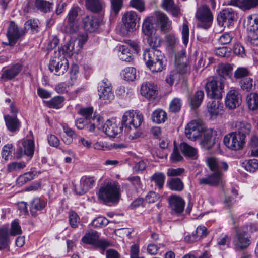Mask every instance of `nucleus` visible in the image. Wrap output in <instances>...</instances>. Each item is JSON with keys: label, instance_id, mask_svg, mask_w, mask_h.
Wrapping results in <instances>:
<instances>
[{"label": "nucleus", "instance_id": "nucleus-23", "mask_svg": "<svg viewBox=\"0 0 258 258\" xmlns=\"http://www.w3.org/2000/svg\"><path fill=\"white\" fill-rule=\"evenodd\" d=\"M169 204L172 211L177 214L181 213L184 209L185 202L180 196L172 195L169 197Z\"/></svg>", "mask_w": 258, "mask_h": 258}, {"label": "nucleus", "instance_id": "nucleus-54", "mask_svg": "<svg viewBox=\"0 0 258 258\" xmlns=\"http://www.w3.org/2000/svg\"><path fill=\"white\" fill-rule=\"evenodd\" d=\"M147 42L152 49H155L161 45V40L160 37L155 33L148 36Z\"/></svg>", "mask_w": 258, "mask_h": 258}, {"label": "nucleus", "instance_id": "nucleus-32", "mask_svg": "<svg viewBox=\"0 0 258 258\" xmlns=\"http://www.w3.org/2000/svg\"><path fill=\"white\" fill-rule=\"evenodd\" d=\"M207 235V228L204 226H199L196 229V234L187 235L185 237L186 241L194 242Z\"/></svg>", "mask_w": 258, "mask_h": 258}, {"label": "nucleus", "instance_id": "nucleus-35", "mask_svg": "<svg viewBox=\"0 0 258 258\" xmlns=\"http://www.w3.org/2000/svg\"><path fill=\"white\" fill-rule=\"evenodd\" d=\"M204 97V93L202 90L195 92L190 98V105L192 109L198 108L201 104Z\"/></svg>", "mask_w": 258, "mask_h": 258}, {"label": "nucleus", "instance_id": "nucleus-41", "mask_svg": "<svg viewBox=\"0 0 258 258\" xmlns=\"http://www.w3.org/2000/svg\"><path fill=\"white\" fill-rule=\"evenodd\" d=\"M37 175L35 171H30L20 175L17 179V183L18 185H22L26 183L33 179Z\"/></svg>", "mask_w": 258, "mask_h": 258}, {"label": "nucleus", "instance_id": "nucleus-36", "mask_svg": "<svg viewBox=\"0 0 258 258\" xmlns=\"http://www.w3.org/2000/svg\"><path fill=\"white\" fill-rule=\"evenodd\" d=\"M76 41L71 39L68 42H67L62 47L61 50L64 55L70 57L74 53H78L79 52H76V46L75 47Z\"/></svg>", "mask_w": 258, "mask_h": 258}, {"label": "nucleus", "instance_id": "nucleus-31", "mask_svg": "<svg viewBox=\"0 0 258 258\" xmlns=\"http://www.w3.org/2000/svg\"><path fill=\"white\" fill-rule=\"evenodd\" d=\"M152 22V17H148L143 21L142 27V32L147 37L156 33V29L154 27Z\"/></svg>", "mask_w": 258, "mask_h": 258}, {"label": "nucleus", "instance_id": "nucleus-57", "mask_svg": "<svg viewBox=\"0 0 258 258\" xmlns=\"http://www.w3.org/2000/svg\"><path fill=\"white\" fill-rule=\"evenodd\" d=\"M22 233L21 227L17 220H14L11 225L10 235L15 236Z\"/></svg>", "mask_w": 258, "mask_h": 258}, {"label": "nucleus", "instance_id": "nucleus-27", "mask_svg": "<svg viewBox=\"0 0 258 258\" xmlns=\"http://www.w3.org/2000/svg\"><path fill=\"white\" fill-rule=\"evenodd\" d=\"M222 181L218 173H212L210 175L202 177L199 180L200 185L217 186Z\"/></svg>", "mask_w": 258, "mask_h": 258}, {"label": "nucleus", "instance_id": "nucleus-21", "mask_svg": "<svg viewBox=\"0 0 258 258\" xmlns=\"http://www.w3.org/2000/svg\"><path fill=\"white\" fill-rule=\"evenodd\" d=\"M34 151V142L33 139H25L19 142L18 153L21 157L23 155L32 157Z\"/></svg>", "mask_w": 258, "mask_h": 258}, {"label": "nucleus", "instance_id": "nucleus-55", "mask_svg": "<svg viewBox=\"0 0 258 258\" xmlns=\"http://www.w3.org/2000/svg\"><path fill=\"white\" fill-rule=\"evenodd\" d=\"M245 169L249 172H255L258 169V160L256 159L245 161L243 163Z\"/></svg>", "mask_w": 258, "mask_h": 258}, {"label": "nucleus", "instance_id": "nucleus-15", "mask_svg": "<svg viewBox=\"0 0 258 258\" xmlns=\"http://www.w3.org/2000/svg\"><path fill=\"white\" fill-rule=\"evenodd\" d=\"M241 100V96L238 91L234 88H231L227 93L225 99L226 107L233 109L239 106Z\"/></svg>", "mask_w": 258, "mask_h": 258}, {"label": "nucleus", "instance_id": "nucleus-17", "mask_svg": "<svg viewBox=\"0 0 258 258\" xmlns=\"http://www.w3.org/2000/svg\"><path fill=\"white\" fill-rule=\"evenodd\" d=\"M140 18L138 17L137 13L133 11H128L122 16V22L126 28L127 31H133Z\"/></svg>", "mask_w": 258, "mask_h": 258}, {"label": "nucleus", "instance_id": "nucleus-46", "mask_svg": "<svg viewBox=\"0 0 258 258\" xmlns=\"http://www.w3.org/2000/svg\"><path fill=\"white\" fill-rule=\"evenodd\" d=\"M15 152V149L12 144H7L5 145L2 150V157L5 160L11 159L13 157V154Z\"/></svg>", "mask_w": 258, "mask_h": 258}, {"label": "nucleus", "instance_id": "nucleus-20", "mask_svg": "<svg viewBox=\"0 0 258 258\" xmlns=\"http://www.w3.org/2000/svg\"><path fill=\"white\" fill-rule=\"evenodd\" d=\"M202 133L203 136L201 138L200 144L204 149L209 150L215 144L214 136L216 135V132L213 129L209 128L204 130Z\"/></svg>", "mask_w": 258, "mask_h": 258}, {"label": "nucleus", "instance_id": "nucleus-7", "mask_svg": "<svg viewBox=\"0 0 258 258\" xmlns=\"http://www.w3.org/2000/svg\"><path fill=\"white\" fill-rule=\"evenodd\" d=\"M49 70L55 75L60 76L64 74L69 68V62L63 56L55 57L51 60L49 64Z\"/></svg>", "mask_w": 258, "mask_h": 258}, {"label": "nucleus", "instance_id": "nucleus-51", "mask_svg": "<svg viewBox=\"0 0 258 258\" xmlns=\"http://www.w3.org/2000/svg\"><path fill=\"white\" fill-rule=\"evenodd\" d=\"M258 5V0H240L238 8L243 10H249Z\"/></svg>", "mask_w": 258, "mask_h": 258}, {"label": "nucleus", "instance_id": "nucleus-2", "mask_svg": "<svg viewBox=\"0 0 258 258\" xmlns=\"http://www.w3.org/2000/svg\"><path fill=\"white\" fill-rule=\"evenodd\" d=\"M143 59L147 67L152 72H161L165 66L164 64L163 54L156 49L145 50L143 54Z\"/></svg>", "mask_w": 258, "mask_h": 258}, {"label": "nucleus", "instance_id": "nucleus-63", "mask_svg": "<svg viewBox=\"0 0 258 258\" xmlns=\"http://www.w3.org/2000/svg\"><path fill=\"white\" fill-rule=\"evenodd\" d=\"M69 222L72 228H76L78 227L80 223V218L76 213L74 212L69 213Z\"/></svg>", "mask_w": 258, "mask_h": 258}, {"label": "nucleus", "instance_id": "nucleus-24", "mask_svg": "<svg viewBox=\"0 0 258 258\" xmlns=\"http://www.w3.org/2000/svg\"><path fill=\"white\" fill-rule=\"evenodd\" d=\"M22 66L19 63L13 65L9 68H4L1 72V78L4 80H11L22 71Z\"/></svg>", "mask_w": 258, "mask_h": 258}, {"label": "nucleus", "instance_id": "nucleus-8", "mask_svg": "<svg viewBox=\"0 0 258 258\" xmlns=\"http://www.w3.org/2000/svg\"><path fill=\"white\" fill-rule=\"evenodd\" d=\"M99 98L106 102H110L114 98L111 83L107 79H104L98 86Z\"/></svg>", "mask_w": 258, "mask_h": 258}, {"label": "nucleus", "instance_id": "nucleus-22", "mask_svg": "<svg viewBox=\"0 0 258 258\" xmlns=\"http://www.w3.org/2000/svg\"><path fill=\"white\" fill-rule=\"evenodd\" d=\"M233 128L235 130L239 136L245 140L247 135H249L252 128L251 124L245 120H236L232 123Z\"/></svg>", "mask_w": 258, "mask_h": 258}, {"label": "nucleus", "instance_id": "nucleus-44", "mask_svg": "<svg viewBox=\"0 0 258 258\" xmlns=\"http://www.w3.org/2000/svg\"><path fill=\"white\" fill-rule=\"evenodd\" d=\"M121 75L125 80L133 81L136 78V70L133 67L126 68L122 71Z\"/></svg>", "mask_w": 258, "mask_h": 258}, {"label": "nucleus", "instance_id": "nucleus-4", "mask_svg": "<svg viewBox=\"0 0 258 258\" xmlns=\"http://www.w3.org/2000/svg\"><path fill=\"white\" fill-rule=\"evenodd\" d=\"M207 95L211 98L220 99L222 97L224 88V80L217 78L208 81L206 85Z\"/></svg>", "mask_w": 258, "mask_h": 258}, {"label": "nucleus", "instance_id": "nucleus-60", "mask_svg": "<svg viewBox=\"0 0 258 258\" xmlns=\"http://www.w3.org/2000/svg\"><path fill=\"white\" fill-rule=\"evenodd\" d=\"M79 9V8L77 7L72 8L69 12L66 21L78 22L77 18L78 15Z\"/></svg>", "mask_w": 258, "mask_h": 258}, {"label": "nucleus", "instance_id": "nucleus-43", "mask_svg": "<svg viewBox=\"0 0 258 258\" xmlns=\"http://www.w3.org/2000/svg\"><path fill=\"white\" fill-rule=\"evenodd\" d=\"M86 7L91 11L99 12L102 9V4L99 0H86Z\"/></svg>", "mask_w": 258, "mask_h": 258}, {"label": "nucleus", "instance_id": "nucleus-30", "mask_svg": "<svg viewBox=\"0 0 258 258\" xmlns=\"http://www.w3.org/2000/svg\"><path fill=\"white\" fill-rule=\"evenodd\" d=\"M207 110L210 115L217 116L223 111V105L219 100H212L207 104Z\"/></svg>", "mask_w": 258, "mask_h": 258}, {"label": "nucleus", "instance_id": "nucleus-56", "mask_svg": "<svg viewBox=\"0 0 258 258\" xmlns=\"http://www.w3.org/2000/svg\"><path fill=\"white\" fill-rule=\"evenodd\" d=\"M165 41L168 47L170 49L175 48L178 44V39L173 34L167 35L165 37Z\"/></svg>", "mask_w": 258, "mask_h": 258}, {"label": "nucleus", "instance_id": "nucleus-11", "mask_svg": "<svg viewBox=\"0 0 258 258\" xmlns=\"http://www.w3.org/2000/svg\"><path fill=\"white\" fill-rule=\"evenodd\" d=\"M133 50L137 51L138 46L136 43L128 40L127 43L118 47L119 57L122 61H130L132 59Z\"/></svg>", "mask_w": 258, "mask_h": 258}, {"label": "nucleus", "instance_id": "nucleus-53", "mask_svg": "<svg viewBox=\"0 0 258 258\" xmlns=\"http://www.w3.org/2000/svg\"><path fill=\"white\" fill-rule=\"evenodd\" d=\"M78 22L66 21L64 31L68 34H73L77 32L79 29Z\"/></svg>", "mask_w": 258, "mask_h": 258}, {"label": "nucleus", "instance_id": "nucleus-38", "mask_svg": "<svg viewBox=\"0 0 258 258\" xmlns=\"http://www.w3.org/2000/svg\"><path fill=\"white\" fill-rule=\"evenodd\" d=\"M4 118L6 126L10 131L15 132L19 128L20 123L16 117L7 115L5 116Z\"/></svg>", "mask_w": 258, "mask_h": 258}, {"label": "nucleus", "instance_id": "nucleus-58", "mask_svg": "<svg viewBox=\"0 0 258 258\" xmlns=\"http://www.w3.org/2000/svg\"><path fill=\"white\" fill-rule=\"evenodd\" d=\"M240 83L242 90L249 91L253 86V80L250 77H246L242 80Z\"/></svg>", "mask_w": 258, "mask_h": 258}, {"label": "nucleus", "instance_id": "nucleus-50", "mask_svg": "<svg viewBox=\"0 0 258 258\" xmlns=\"http://www.w3.org/2000/svg\"><path fill=\"white\" fill-rule=\"evenodd\" d=\"M165 180V176L163 173L157 172L151 177V180L155 182L159 189L162 188Z\"/></svg>", "mask_w": 258, "mask_h": 258}, {"label": "nucleus", "instance_id": "nucleus-45", "mask_svg": "<svg viewBox=\"0 0 258 258\" xmlns=\"http://www.w3.org/2000/svg\"><path fill=\"white\" fill-rule=\"evenodd\" d=\"M46 205V202L39 198H35L31 203L30 209L32 212L34 210L40 211L43 210Z\"/></svg>", "mask_w": 258, "mask_h": 258}, {"label": "nucleus", "instance_id": "nucleus-6", "mask_svg": "<svg viewBox=\"0 0 258 258\" xmlns=\"http://www.w3.org/2000/svg\"><path fill=\"white\" fill-rule=\"evenodd\" d=\"M223 142L229 149L236 151L243 148L245 140L236 132H232L225 136Z\"/></svg>", "mask_w": 258, "mask_h": 258}, {"label": "nucleus", "instance_id": "nucleus-28", "mask_svg": "<svg viewBox=\"0 0 258 258\" xmlns=\"http://www.w3.org/2000/svg\"><path fill=\"white\" fill-rule=\"evenodd\" d=\"M162 7L174 17H177L181 15L179 8L174 4L173 0H162Z\"/></svg>", "mask_w": 258, "mask_h": 258}, {"label": "nucleus", "instance_id": "nucleus-40", "mask_svg": "<svg viewBox=\"0 0 258 258\" xmlns=\"http://www.w3.org/2000/svg\"><path fill=\"white\" fill-rule=\"evenodd\" d=\"M247 29L250 31L255 32L258 30V14L249 15L245 21Z\"/></svg>", "mask_w": 258, "mask_h": 258}, {"label": "nucleus", "instance_id": "nucleus-42", "mask_svg": "<svg viewBox=\"0 0 258 258\" xmlns=\"http://www.w3.org/2000/svg\"><path fill=\"white\" fill-rule=\"evenodd\" d=\"M35 5L38 9L44 13L50 12L53 7V4L46 0H35Z\"/></svg>", "mask_w": 258, "mask_h": 258}, {"label": "nucleus", "instance_id": "nucleus-62", "mask_svg": "<svg viewBox=\"0 0 258 258\" xmlns=\"http://www.w3.org/2000/svg\"><path fill=\"white\" fill-rule=\"evenodd\" d=\"M145 3L144 0H131L130 1V6L140 12H143L145 10Z\"/></svg>", "mask_w": 258, "mask_h": 258}, {"label": "nucleus", "instance_id": "nucleus-10", "mask_svg": "<svg viewBox=\"0 0 258 258\" xmlns=\"http://www.w3.org/2000/svg\"><path fill=\"white\" fill-rule=\"evenodd\" d=\"M237 15L231 8H227L221 11L217 16L219 24L224 27H229L233 25L236 20Z\"/></svg>", "mask_w": 258, "mask_h": 258}, {"label": "nucleus", "instance_id": "nucleus-19", "mask_svg": "<svg viewBox=\"0 0 258 258\" xmlns=\"http://www.w3.org/2000/svg\"><path fill=\"white\" fill-rule=\"evenodd\" d=\"M156 22L161 32L170 31L172 27V21L166 14L163 12H157L155 13Z\"/></svg>", "mask_w": 258, "mask_h": 258}, {"label": "nucleus", "instance_id": "nucleus-48", "mask_svg": "<svg viewBox=\"0 0 258 258\" xmlns=\"http://www.w3.org/2000/svg\"><path fill=\"white\" fill-rule=\"evenodd\" d=\"M9 243V233L7 229H0V249L7 248Z\"/></svg>", "mask_w": 258, "mask_h": 258}, {"label": "nucleus", "instance_id": "nucleus-16", "mask_svg": "<svg viewBox=\"0 0 258 258\" xmlns=\"http://www.w3.org/2000/svg\"><path fill=\"white\" fill-rule=\"evenodd\" d=\"M233 243L236 250H243L250 245V237L246 232H237L233 238Z\"/></svg>", "mask_w": 258, "mask_h": 258}, {"label": "nucleus", "instance_id": "nucleus-61", "mask_svg": "<svg viewBox=\"0 0 258 258\" xmlns=\"http://www.w3.org/2000/svg\"><path fill=\"white\" fill-rule=\"evenodd\" d=\"M108 223V221L106 218L98 217L92 221L91 225L94 227H100L107 225Z\"/></svg>", "mask_w": 258, "mask_h": 258}, {"label": "nucleus", "instance_id": "nucleus-25", "mask_svg": "<svg viewBox=\"0 0 258 258\" xmlns=\"http://www.w3.org/2000/svg\"><path fill=\"white\" fill-rule=\"evenodd\" d=\"M104 133L109 137H116L121 131L115 119L108 120L103 127Z\"/></svg>", "mask_w": 258, "mask_h": 258}, {"label": "nucleus", "instance_id": "nucleus-1", "mask_svg": "<svg viewBox=\"0 0 258 258\" xmlns=\"http://www.w3.org/2000/svg\"><path fill=\"white\" fill-rule=\"evenodd\" d=\"M143 121V116L142 113L134 110L125 112L122 117V124L130 130L128 132L129 138L135 139L139 137L140 134L137 128L140 127Z\"/></svg>", "mask_w": 258, "mask_h": 258}, {"label": "nucleus", "instance_id": "nucleus-13", "mask_svg": "<svg viewBox=\"0 0 258 258\" xmlns=\"http://www.w3.org/2000/svg\"><path fill=\"white\" fill-rule=\"evenodd\" d=\"M206 163L210 170L213 172L212 173H218L221 178L222 176L221 170L227 171L228 169V165L226 162L220 161L214 157L207 158Z\"/></svg>", "mask_w": 258, "mask_h": 258}, {"label": "nucleus", "instance_id": "nucleus-37", "mask_svg": "<svg viewBox=\"0 0 258 258\" xmlns=\"http://www.w3.org/2000/svg\"><path fill=\"white\" fill-rule=\"evenodd\" d=\"M246 103L248 108L251 110L258 109V93L252 92L249 93L246 97Z\"/></svg>", "mask_w": 258, "mask_h": 258}, {"label": "nucleus", "instance_id": "nucleus-33", "mask_svg": "<svg viewBox=\"0 0 258 258\" xmlns=\"http://www.w3.org/2000/svg\"><path fill=\"white\" fill-rule=\"evenodd\" d=\"M232 70V67L228 63H221L217 66L216 72L218 75L223 80L226 78L230 77Z\"/></svg>", "mask_w": 258, "mask_h": 258}, {"label": "nucleus", "instance_id": "nucleus-59", "mask_svg": "<svg viewBox=\"0 0 258 258\" xmlns=\"http://www.w3.org/2000/svg\"><path fill=\"white\" fill-rule=\"evenodd\" d=\"M248 69L244 67H239L234 72V76L237 79L245 78L249 75Z\"/></svg>", "mask_w": 258, "mask_h": 258}, {"label": "nucleus", "instance_id": "nucleus-3", "mask_svg": "<svg viewBox=\"0 0 258 258\" xmlns=\"http://www.w3.org/2000/svg\"><path fill=\"white\" fill-rule=\"evenodd\" d=\"M97 195L105 203L117 202L120 197V186L117 182L108 183L100 188Z\"/></svg>", "mask_w": 258, "mask_h": 258}, {"label": "nucleus", "instance_id": "nucleus-47", "mask_svg": "<svg viewBox=\"0 0 258 258\" xmlns=\"http://www.w3.org/2000/svg\"><path fill=\"white\" fill-rule=\"evenodd\" d=\"M168 183L169 188L172 190L181 191L183 189V183L179 178L172 179Z\"/></svg>", "mask_w": 258, "mask_h": 258}, {"label": "nucleus", "instance_id": "nucleus-49", "mask_svg": "<svg viewBox=\"0 0 258 258\" xmlns=\"http://www.w3.org/2000/svg\"><path fill=\"white\" fill-rule=\"evenodd\" d=\"M182 105V100L179 98L175 97L170 103L169 111L173 113L178 112L180 110Z\"/></svg>", "mask_w": 258, "mask_h": 258}, {"label": "nucleus", "instance_id": "nucleus-52", "mask_svg": "<svg viewBox=\"0 0 258 258\" xmlns=\"http://www.w3.org/2000/svg\"><path fill=\"white\" fill-rule=\"evenodd\" d=\"M64 98L61 96H56L52 98L47 102V105L49 107L58 109L62 106Z\"/></svg>", "mask_w": 258, "mask_h": 258}, {"label": "nucleus", "instance_id": "nucleus-34", "mask_svg": "<svg viewBox=\"0 0 258 258\" xmlns=\"http://www.w3.org/2000/svg\"><path fill=\"white\" fill-rule=\"evenodd\" d=\"M151 118L155 123H162L165 122L167 119V113L161 109H157L152 112Z\"/></svg>", "mask_w": 258, "mask_h": 258}, {"label": "nucleus", "instance_id": "nucleus-9", "mask_svg": "<svg viewBox=\"0 0 258 258\" xmlns=\"http://www.w3.org/2000/svg\"><path fill=\"white\" fill-rule=\"evenodd\" d=\"M204 130V127L201 122L198 120H194L187 124L185 128V134L188 139L196 140L202 135Z\"/></svg>", "mask_w": 258, "mask_h": 258}, {"label": "nucleus", "instance_id": "nucleus-12", "mask_svg": "<svg viewBox=\"0 0 258 258\" xmlns=\"http://www.w3.org/2000/svg\"><path fill=\"white\" fill-rule=\"evenodd\" d=\"M82 241L86 244H93L97 247L104 249L108 246L106 241L99 240L98 233L95 231L90 230L87 232L82 238Z\"/></svg>", "mask_w": 258, "mask_h": 258}, {"label": "nucleus", "instance_id": "nucleus-39", "mask_svg": "<svg viewBox=\"0 0 258 258\" xmlns=\"http://www.w3.org/2000/svg\"><path fill=\"white\" fill-rule=\"evenodd\" d=\"M180 149L185 156L195 158L197 157V150L186 143H181Z\"/></svg>", "mask_w": 258, "mask_h": 258}, {"label": "nucleus", "instance_id": "nucleus-64", "mask_svg": "<svg viewBox=\"0 0 258 258\" xmlns=\"http://www.w3.org/2000/svg\"><path fill=\"white\" fill-rule=\"evenodd\" d=\"M250 145L253 148L251 150V155L253 156H258V137L257 136H252Z\"/></svg>", "mask_w": 258, "mask_h": 258}, {"label": "nucleus", "instance_id": "nucleus-26", "mask_svg": "<svg viewBox=\"0 0 258 258\" xmlns=\"http://www.w3.org/2000/svg\"><path fill=\"white\" fill-rule=\"evenodd\" d=\"M82 23L84 29L89 32H94L98 29L99 24L98 19L92 15L85 17Z\"/></svg>", "mask_w": 258, "mask_h": 258}, {"label": "nucleus", "instance_id": "nucleus-29", "mask_svg": "<svg viewBox=\"0 0 258 258\" xmlns=\"http://www.w3.org/2000/svg\"><path fill=\"white\" fill-rule=\"evenodd\" d=\"M156 91L157 86L150 82L142 84L141 87V94L148 99L154 97L156 94Z\"/></svg>", "mask_w": 258, "mask_h": 258}, {"label": "nucleus", "instance_id": "nucleus-14", "mask_svg": "<svg viewBox=\"0 0 258 258\" xmlns=\"http://www.w3.org/2000/svg\"><path fill=\"white\" fill-rule=\"evenodd\" d=\"M23 34L24 32L22 30H20L18 26L13 21H11L7 32L8 45L14 46Z\"/></svg>", "mask_w": 258, "mask_h": 258}, {"label": "nucleus", "instance_id": "nucleus-18", "mask_svg": "<svg viewBox=\"0 0 258 258\" xmlns=\"http://www.w3.org/2000/svg\"><path fill=\"white\" fill-rule=\"evenodd\" d=\"M95 182L94 177L84 176L81 178L80 185L75 186V192L77 195H82L92 188Z\"/></svg>", "mask_w": 258, "mask_h": 258}, {"label": "nucleus", "instance_id": "nucleus-5", "mask_svg": "<svg viewBox=\"0 0 258 258\" xmlns=\"http://www.w3.org/2000/svg\"><path fill=\"white\" fill-rule=\"evenodd\" d=\"M196 17L199 21L198 27L204 29L210 27L213 16L210 9L206 5H202L197 9Z\"/></svg>", "mask_w": 258, "mask_h": 258}]
</instances>
